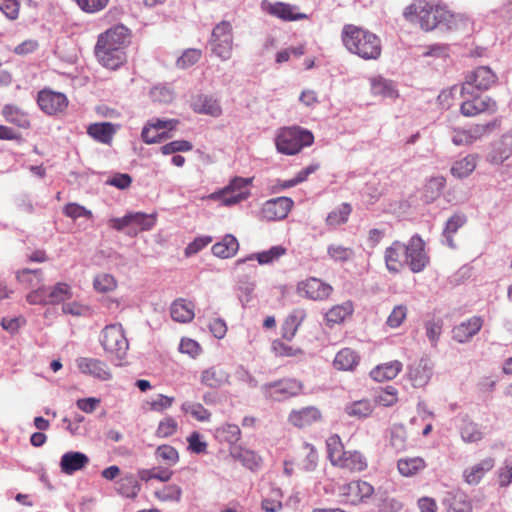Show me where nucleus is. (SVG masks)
Masks as SVG:
<instances>
[{"mask_svg": "<svg viewBox=\"0 0 512 512\" xmlns=\"http://www.w3.org/2000/svg\"><path fill=\"white\" fill-rule=\"evenodd\" d=\"M129 43L130 30L123 24H118L98 36L94 53L103 67L116 70L126 62L125 49Z\"/></svg>", "mask_w": 512, "mask_h": 512, "instance_id": "nucleus-1", "label": "nucleus"}, {"mask_svg": "<svg viewBox=\"0 0 512 512\" xmlns=\"http://www.w3.org/2000/svg\"><path fill=\"white\" fill-rule=\"evenodd\" d=\"M404 17L411 22H418L422 29L431 31L436 28L451 30L455 17L447 9L432 5L426 0H418L404 10Z\"/></svg>", "mask_w": 512, "mask_h": 512, "instance_id": "nucleus-2", "label": "nucleus"}, {"mask_svg": "<svg viewBox=\"0 0 512 512\" xmlns=\"http://www.w3.org/2000/svg\"><path fill=\"white\" fill-rule=\"evenodd\" d=\"M342 41L351 53L365 60L378 59L381 55V41L378 36L360 27L345 25Z\"/></svg>", "mask_w": 512, "mask_h": 512, "instance_id": "nucleus-3", "label": "nucleus"}, {"mask_svg": "<svg viewBox=\"0 0 512 512\" xmlns=\"http://www.w3.org/2000/svg\"><path fill=\"white\" fill-rule=\"evenodd\" d=\"M313 134L299 127H290L281 130L276 138V147L280 153L294 155L303 147L312 145Z\"/></svg>", "mask_w": 512, "mask_h": 512, "instance_id": "nucleus-4", "label": "nucleus"}, {"mask_svg": "<svg viewBox=\"0 0 512 512\" xmlns=\"http://www.w3.org/2000/svg\"><path fill=\"white\" fill-rule=\"evenodd\" d=\"M212 52L221 60H228L232 55L233 32L228 21H221L212 30L209 41Z\"/></svg>", "mask_w": 512, "mask_h": 512, "instance_id": "nucleus-5", "label": "nucleus"}, {"mask_svg": "<svg viewBox=\"0 0 512 512\" xmlns=\"http://www.w3.org/2000/svg\"><path fill=\"white\" fill-rule=\"evenodd\" d=\"M101 344L105 351L122 359L128 350V340L121 324L107 325L101 334Z\"/></svg>", "mask_w": 512, "mask_h": 512, "instance_id": "nucleus-6", "label": "nucleus"}, {"mask_svg": "<svg viewBox=\"0 0 512 512\" xmlns=\"http://www.w3.org/2000/svg\"><path fill=\"white\" fill-rule=\"evenodd\" d=\"M496 79V75L489 67L480 66L467 76L462 85L461 94L465 97L466 95H473L475 90H487L496 82Z\"/></svg>", "mask_w": 512, "mask_h": 512, "instance_id": "nucleus-7", "label": "nucleus"}, {"mask_svg": "<svg viewBox=\"0 0 512 512\" xmlns=\"http://www.w3.org/2000/svg\"><path fill=\"white\" fill-rule=\"evenodd\" d=\"M250 180L242 177L232 179L223 190L214 192L210 195L211 199L221 200L226 206H231L245 200L248 197V191L245 190Z\"/></svg>", "mask_w": 512, "mask_h": 512, "instance_id": "nucleus-8", "label": "nucleus"}, {"mask_svg": "<svg viewBox=\"0 0 512 512\" xmlns=\"http://www.w3.org/2000/svg\"><path fill=\"white\" fill-rule=\"evenodd\" d=\"M301 389V383L295 379H283L262 386L264 395L274 401H283L296 396Z\"/></svg>", "mask_w": 512, "mask_h": 512, "instance_id": "nucleus-9", "label": "nucleus"}, {"mask_svg": "<svg viewBox=\"0 0 512 512\" xmlns=\"http://www.w3.org/2000/svg\"><path fill=\"white\" fill-rule=\"evenodd\" d=\"M461 104L460 111L464 116L472 117L480 113H494L497 111V103L489 96L480 97L475 92L473 95H466Z\"/></svg>", "mask_w": 512, "mask_h": 512, "instance_id": "nucleus-10", "label": "nucleus"}, {"mask_svg": "<svg viewBox=\"0 0 512 512\" xmlns=\"http://www.w3.org/2000/svg\"><path fill=\"white\" fill-rule=\"evenodd\" d=\"M428 263V257L424 251V242L418 236H413L406 244V264L412 272H421Z\"/></svg>", "mask_w": 512, "mask_h": 512, "instance_id": "nucleus-11", "label": "nucleus"}, {"mask_svg": "<svg viewBox=\"0 0 512 512\" xmlns=\"http://www.w3.org/2000/svg\"><path fill=\"white\" fill-rule=\"evenodd\" d=\"M109 226L117 231H124L130 226L140 227L142 230H149L155 224L153 215H147L142 212L128 213L121 218H111Z\"/></svg>", "mask_w": 512, "mask_h": 512, "instance_id": "nucleus-12", "label": "nucleus"}, {"mask_svg": "<svg viewBox=\"0 0 512 512\" xmlns=\"http://www.w3.org/2000/svg\"><path fill=\"white\" fill-rule=\"evenodd\" d=\"M297 290L301 295H304L308 299L323 301L331 295L333 288L321 279L310 277L305 281L300 282L297 286Z\"/></svg>", "mask_w": 512, "mask_h": 512, "instance_id": "nucleus-13", "label": "nucleus"}, {"mask_svg": "<svg viewBox=\"0 0 512 512\" xmlns=\"http://www.w3.org/2000/svg\"><path fill=\"white\" fill-rule=\"evenodd\" d=\"M293 206L289 197H277L267 200L261 210L262 217L267 221L282 220L286 218Z\"/></svg>", "mask_w": 512, "mask_h": 512, "instance_id": "nucleus-14", "label": "nucleus"}, {"mask_svg": "<svg viewBox=\"0 0 512 512\" xmlns=\"http://www.w3.org/2000/svg\"><path fill=\"white\" fill-rule=\"evenodd\" d=\"M37 103L40 109L48 115L62 112L68 105L66 96L63 93L51 90H42L38 93Z\"/></svg>", "mask_w": 512, "mask_h": 512, "instance_id": "nucleus-15", "label": "nucleus"}, {"mask_svg": "<svg viewBox=\"0 0 512 512\" xmlns=\"http://www.w3.org/2000/svg\"><path fill=\"white\" fill-rule=\"evenodd\" d=\"M433 374V363L427 357H422L409 367L408 376L412 385L416 388L428 384Z\"/></svg>", "mask_w": 512, "mask_h": 512, "instance_id": "nucleus-16", "label": "nucleus"}, {"mask_svg": "<svg viewBox=\"0 0 512 512\" xmlns=\"http://www.w3.org/2000/svg\"><path fill=\"white\" fill-rule=\"evenodd\" d=\"M385 263L390 272L398 273L406 264V245L395 241L385 250Z\"/></svg>", "mask_w": 512, "mask_h": 512, "instance_id": "nucleus-17", "label": "nucleus"}, {"mask_svg": "<svg viewBox=\"0 0 512 512\" xmlns=\"http://www.w3.org/2000/svg\"><path fill=\"white\" fill-rule=\"evenodd\" d=\"M77 367L84 374H89L100 380H108L111 377L108 366L99 359L81 357L76 360Z\"/></svg>", "mask_w": 512, "mask_h": 512, "instance_id": "nucleus-18", "label": "nucleus"}, {"mask_svg": "<svg viewBox=\"0 0 512 512\" xmlns=\"http://www.w3.org/2000/svg\"><path fill=\"white\" fill-rule=\"evenodd\" d=\"M89 458L86 454L78 451L66 452L60 460L61 471L67 475H72L86 467Z\"/></svg>", "mask_w": 512, "mask_h": 512, "instance_id": "nucleus-19", "label": "nucleus"}, {"mask_svg": "<svg viewBox=\"0 0 512 512\" xmlns=\"http://www.w3.org/2000/svg\"><path fill=\"white\" fill-rule=\"evenodd\" d=\"M481 327V318L474 316L453 328V339L459 343L468 342L480 331Z\"/></svg>", "mask_w": 512, "mask_h": 512, "instance_id": "nucleus-20", "label": "nucleus"}, {"mask_svg": "<svg viewBox=\"0 0 512 512\" xmlns=\"http://www.w3.org/2000/svg\"><path fill=\"white\" fill-rule=\"evenodd\" d=\"M321 413L314 406H308L299 410H293L289 414V422L298 428H303L320 420Z\"/></svg>", "mask_w": 512, "mask_h": 512, "instance_id": "nucleus-21", "label": "nucleus"}, {"mask_svg": "<svg viewBox=\"0 0 512 512\" xmlns=\"http://www.w3.org/2000/svg\"><path fill=\"white\" fill-rule=\"evenodd\" d=\"M192 108L196 113L219 117L222 109L219 102L209 95H198L192 102Z\"/></svg>", "mask_w": 512, "mask_h": 512, "instance_id": "nucleus-22", "label": "nucleus"}, {"mask_svg": "<svg viewBox=\"0 0 512 512\" xmlns=\"http://www.w3.org/2000/svg\"><path fill=\"white\" fill-rule=\"evenodd\" d=\"M494 467L493 458H485L479 463L468 467L463 472V477L469 485H477L484 475Z\"/></svg>", "mask_w": 512, "mask_h": 512, "instance_id": "nucleus-23", "label": "nucleus"}, {"mask_svg": "<svg viewBox=\"0 0 512 512\" xmlns=\"http://www.w3.org/2000/svg\"><path fill=\"white\" fill-rule=\"evenodd\" d=\"M343 491L346 495L353 497V503L363 502L367 498L371 497L374 492V488L371 484L366 481L356 480L351 481L343 487Z\"/></svg>", "mask_w": 512, "mask_h": 512, "instance_id": "nucleus-24", "label": "nucleus"}, {"mask_svg": "<svg viewBox=\"0 0 512 512\" xmlns=\"http://www.w3.org/2000/svg\"><path fill=\"white\" fill-rule=\"evenodd\" d=\"M200 381L209 388H219L229 381V374L220 367L212 366L201 373Z\"/></svg>", "mask_w": 512, "mask_h": 512, "instance_id": "nucleus-25", "label": "nucleus"}, {"mask_svg": "<svg viewBox=\"0 0 512 512\" xmlns=\"http://www.w3.org/2000/svg\"><path fill=\"white\" fill-rule=\"evenodd\" d=\"M239 249V243L235 236L226 234L220 242L212 246L214 256L227 259L233 257Z\"/></svg>", "mask_w": 512, "mask_h": 512, "instance_id": "nucleus-26", "label": "nucleus"}, {"mask_svg": "<svg viewBox=\"0 0 512 512\" xmlns=\"http://www.w3.org/2000/svg\"><path fill=\"white\" fill-rule=\"evenodd\" d=\"M295 9L296 7L290 4L276 2L273 4H269L267 11L269 14L278 17L284 21H296L307 18V15L304 13H296L294 11Z\"/></svg>", "mask_w": 512, "mask_h": 512, "instance_id": "nucleus-27", "label": "nucleus"}, {"mask_svg": "<svg viewBox=\"0 0 512 512\" xmlns=\"http://www.w3.org/2000/svg\"><path fill=\"white\" fill-rule=\"evenodd\" d=\"M115 132L114 125L109 122L94 123L87 129L89 136L103 144H110Z\"/></svg>", "mask_w": 512, "mask_h": 512, "instance_id": "nucleus-28", "label": "nucleus"}, {"mask_svg": "<svg viewBox=\"0 0 512 512\" xmlns=\"http://www.w3.org/2000/svg\"><path fill=\"white\" fill-rule=\"evenodd\" d=\"M467 221V218L464 214L457 213L451 216L445 225L443 230V242L452 249H455L457 246L453 240V235L461 228Z\"/></svg>", "mask_w": 512, "mask_h": 512, "instance_id": "nucleus-29", "label": "nucleus"}, {"mask_svg": "<svg viewBox=\"0 0 512 512\" xmlns=\"http://www.w3.org/2000/svg\"><path fill=\"white\" fill-rule=\"evenodd\" d=\"M230 454L250 470H256L260 467L261 458L252 450L234 446L231 448Z\"/></svg>", "mask_w": 512, "mask_h": 512, "instance_id": "nucleus-30", "label": "nucleus"}, {"mask_svg": "<svg viewBox=\"0 0 512 512\" xmlns=\"http://www.w3.org/2000/svg\"><path fill=\"white\" fill-rule=\"evenodd\" d=\"M401 369L402 364L399 361L395 360L377 366L371 371L370 375L374 380L382 382L385 380L394 379L399 374Z\"/></svg>", "mask_w": 512, "mask_h": 512, "instance_id": "nucleus-31", "label": "nucleus"}, {"mask_svg": "<svg viewBox=\"0 0 512 512\" xmlns=\"http://www.w3.org/2000/svg\"><path fill=\"white\" fill-rule=\"evenodd\" d=\"M173 320L181 323L190 322L194 318L192 303H186L184 299L175 300L170 309Z\"/></svg>", "mask_w": 512, "mask_h": 512, "instance_id": "nucleus-32", "label": "nucleus"}, {"mask_svg": "<svg viewBox=\"0 0 512 512\" xmlns=\"http://www.w3.org/2000/svg\"><path fill=\"white\" fill-rule=\"evenodd\" d=\"M426 463L421 457L401 458L397 461L399 473L404 477H412L425 469Z\"/></svg>", "mask_w": 512, "mask_h": 512, "instance_id": "nucleus-33", "label": "nucleus"}, {"mask_svg": "<svg viewBox=\"0 0 512 512\" xmlns=\"http://www.w3.org/2000/svg\"><path fill=\"white\" fill-rule=\"evenodd\" d=\"M359 363V356L350 348L340 350L334 359V367L338 370H353Z\"/></svg>", "mask_w": 512, "mask_h": 512, "instance_id": "nucleus-34", "label": "nucleus"}, {"mask_svg": "<svg viewBox=\"0 0 512 512\" xmlns=\"http://www.w3.org/2000/svg\"><path fill=\"white\" fill-rule=\"evenodd\" d=\"M2 115L6 121L20 128L27 129L30 127L27 114L15 105H5L2 110Z\"/></svg>", "mask_w": 512, "mask_h": 512, "instance_id": "nucleus-35", "label": "nucleus"}, {"mask_svg": "<svg viewBox=\"0 0 512 512\" xmlns=\"http://www.w3.org/2000/svg\"><path fill=\"white\" fill-rule=\"evenodd\" d=\"M285 253H286V248H284L283 246H280V245L273 246L267 251L259 252L257 254H253V255L249 256L248 258L237 260L236 265H240V264L246 262L247 260H253L254 257H256L257 261L261 265L269 264V263H272L273 261L277 260L281 256H283Z\"/></svg>", "mask_w": 512, "mask_h": 512, "instance_id": "nucleus-36", "label": "nucleus"}, {"mask_svg": "<svg viewBox=\"0 0 512 512\" xmlns=\"http://www.w3.org/2000/svg\"><path fill=\"white\" fill-rule=\"evenodd\" d=\"M448 512H471L472 506L467 496L460 491L449 493L445 498Z\"/></svg>", "mask_w": 512, "mask_h": 512, "instance_id": "nucleus-37", "label": "nucleus"}, {"mask_svg": "<svg viewBox=\"0 0 512 512\" xmlns=\"http://www.w3.org/2000/svg\"><path fill=\"white\" fill-rule=\"evenodd\" d=\"M476 164V156L467 155L453 163L451 167V174L459 179L466 178L475 170Z\"/></svg>", "mask_w": 512, "mask_h": 512, "instance_id": "nucleus-38", "label": "nucleus"}, {"mask_svg": "<svg viewBox=\"0 0 512 512\" xmlns=\"http://www.w3.org/2000/svg\"><path fill=\"white\" fill-rule=\"evenodd\" d=\"M337 466L350 471H362L367 467L363 455L358 451H346Z\"/></svg>", "mask_w": 512, "mask_h": 512, "instance_id": "nucleus-39", "label": "nucleus"}, {"mask_svg": "<svg viewBox=\"0 0 512 512\" xmlns=\"http://www.w3.org/2000/svg\"><path fill=\"white\" fill-rule=\"evenodd\" d=\"M374 409V404L367 400L362 399L355 401L345 407V412L352 417L365 418L369 416Z\"/></svg>", "mask_w": 512, "mask_h": 512, "instance_id": "nucleus-40", "label": "nucleus"}, {"mask_svg": "<svg viewBox=\"0 0 512 512\" xmlns=\"http://www.w3.org/2000/svg\"><path fill=\"white\" fill-rule=\"evenodd\" d=\"M445 186L443 177L431 178L424 187L423 198L426 203H430L437 199Z\"/></svg>", "mask_w": 512, "mask_h": 512, "instance_id": "nucleus-41", "label": "nucleus"}, {"mask_svg": "<svg viewBox=\"0 0 512 512\" xmlns=\"http://www.w3.org/2000/svg\"><path fill=\"white\" fill-rule=\"evenodd\" d=\"M371 90L375 95L390 98L397 96L393 82L382 77L373 78L371 80Z\"/></svg>", "mask_w": 512, "mask_h": 512, "instance_id": "nucleus-42", "label": "nucleus"}, {"mask_svg": "<svg viewBox=\"0 0 512 512\" xmlns=\"http://www.w3.org/2000/svg\"><path fill=\"white\" fill-rule=\"evenodd\" d=\"M351 212V205L349 203H342L338 208L328 214L326 223L329 226H338L344 224L347 222Z\"/></svg>", "mask_w": 512, "mask_h": 512, "instance_id": "nucleus-43", "label": "nucleus"}, {"mask_svg": "<svg viewBox=\"0 0 512 512\" xmlns=\"http://www.w3.org/2000/svg\"><path fill=\"white\" fill-rule=\"evenodd\" d=\"M327 452L328 457L333 465H338L345 452L343 449V445L341 443V439L338 435L330 436L327 441Z\"/></svg>", "mask_w": 512, "mask_h": 512, "instance_id": "nucleus-44", "label": "nucleus"}, {"mask_svg": "<svg viewBox=\"0 0 512 512\" xmlns=\"http://www.w3.org/2000/svg\"><path fill=\"white\" fill-rule=\"evenodd\" d=\"M49 304H58L72 297L71 288L66 283H57L47 292Z\"/></svg>", "mask_w": 512, "mask_h": 512, "instance_id": "nucleus-45", "label": "nucleus"}, {"mask_svg": "<svg viewBox=\"0 0 512 512\" xmlns=\"http://www.w3.org/2000/svg\"><path fill=\"white\" fill-rule=\"evenodd\" d=\"M407 432L403 425H393L390 430V445L397 452L404 451L406 449Z\"/></svg>", "mask_w": 512, "mask_h": 512, "instance_id": "nucleus-46", "label": "nucleus"}, {"mask_svg": "<svg viewBox=\"0 0 512 512\" xmlns=\"http://www.w3.org/2000/svg\"><path fill=\"white\" fill-rule=\"evenodd\" d=\"M352 311L353 307L350 302H346L341 305H336L326 313V320L327 322L333 324L340 323L347 316L351 315Z\"/></svg>", "mask_w": 512, "mask_h": 512, "instance_id": "nucleus-47", "label": "nucleus"}, {"mask_svg": "<svg viewBox=\"0 0 512 512\" xmlns=\"http://www.w3.org/2000/svg\"><path fill=\"white\" fill-rule=\"evenodd\" d=\"M241 436L240 428L235 424H225L216 429V437L220 441L235 444Z\"/></svg>", "mask_w": 512, "mask_h": 512, "instance_id": "nucleus-48", "label": "nucleus"}, {"mask_svg": "<svg viewBox=\"0 0 512 512\" xmlns=\"http://www.w3.org/2000/svg\"><path fill=\"white\" fill-rule=\"evenodd\" d=\"M181 409L186 414H190L193 418L201 422L209 421L211 416V413L200 403L187 401L182 404Z\"/></svg>", "mask_w": 512, "mask_h": 512, "instance_id": "nucleus-49", "label": "nucleus"}, {"mask_svg": "<svg viewBox=\"0 0 512 512\" xmlns=\"http://www.w3.org/2000/svg\"><path fill=\"white\" fill-rule=\"evenodd\" d=\"M118 490L122 495L133 498L140 491V485L133 475H129L121 479Z\"/></svg>", "mask_w": 512, "mask_h": 512, "instance_id": "nucleus-50", "label": "nucleus"}, {"mask_svg": "<svg viewBox=\"0 0 512 512\" xmlns=\"http://www.w3.org/2000/svg\"><path fill=\"white\" fill-rule=\"evenodd\" d=\"M327 253L333 260L338 262H346L352 259L354 256V251L352 248L336 244L329 245Z\"/></svg>", "mask_w": 512, "mask_h": 512, "instance_id": "nucleus-51", "label": "nucleus"}, {"mask_svg": "<svg viewBox=\"0 0 512 512\" xmlns=\"http://www.w3.org/2000/svg\"><path fill=\"white\" fill-rule=\"evenodd\" d=\"M93 286L96 291L106 293L116 288V281L110 274H99L94 278Z\"/></svg>", "mask_w": 512, "mask_h": 512, "instance_id": "nucleus-52", "label": "nucleus"}, {"mask_svg": "<svg viewBox=\"0 0 512 512\" xmlns=\"http://www.w3.org/2000/svg\"><path fill=\"white\" fill-rule=\"evenodd\" d=\"M156 457L166 462L169 466L179 461L178 451L170 445H161L155 451Z\"/></svg>", "mask_w": 512, "mask_h": 512, "instance_id": "nucleus-53", "label": "nucleus"}, {"mask_svg": "<svg viewBox=\"0 0 512 512\" xmlns=\"http://www.w3.org/2000/svg\"><path fill=\"white\" fill-rule=\"evenodd\" d=\"M193 149L191 142L187 140H175L171 141L160 148L163 155H170L177 152H188Z\"/></svg>", "mask_w": 512, "mask_h": 512, "instance_id": "nucleus-54", "label": "nucleus"}, {"mask_svg": "<svg viewBox=\"0 0 512 512\" xmlns=\"http://www.w3.org/2000/svg\"><path fill=\"white\" fill-rule=\"evenodd\" d=\"M461 437L463 441L473 443L482 439V432L479 430L477 424L465 422L461 427Z\"/></svg>", "mask_w": 512, "mask_h": 512, "instance_id": "nucleus-55", "label": "nucleus"}, {"mask_svg": "<svg viewBox=\"0 0 512 512\" xmlns=\"http://www.w3.org/2000/svg\"><path fill=\"white\" fill-rule=\"evenodd\" d=\"M182 490L178 485H167L155 492L156 497L161 501H179Z\"/></svg>", "mask_w": 512, "mask_h": 512, "instance_id": "nucleus-56", "label": "nucleus"}, {"mask_svg": "<svg viewBox=\"0 0 512 512\" xmlns=\"http://www.w3.org/2000/svg\"><path fill=\"white\" fill-rule=\"evenodd\" d=\"M141 137L146 144H154L160 143L162 140L168 139L171 136L166 131L158 132L146 125L141 132Z\"/></svg>", "mask_w": 512, "mask_h": 512, "instance_id": "nucleus-57", "label": "nucleus"}, {"mask_svg": "<svg viewBox=\"0 0 512 512\" xmlns=\"http://www.w3.org/2000/svg\"><path fill=\"white\" fill-rule=\"evenodd\" d=\"M178 428L176 420L172 417H165L159 422L156 435L160 438H166L173 435Z\"/></svg>", "mask_w": 512, "mask_h": 512, "instance_id": "nucleus-58", "label": "nucleus"}, {"mask_svg": "<svg viewBox=\"0 0 512 512\" xmlns=\"http://www.w3.org/2000/svg\"><path fill=\"white\" fill-rule=\"evenodd\" d=\"M407 316V308L404 305H397L387 318L386 324L390 328H398Z\"/></svg>", "mask_w": 512, "mask_h": 512, "instance_id": "nucleus-59", "label": "nucleus"}, {"mask_svg": "<svg viewBox=\"0 0 512 512\" xmlns=\"http://www.w3.org/2000/svg\"><path fill=\"white\" fill-rule=\"evenodd\" d=\"M201 57V51L198 49H187L184 53L177 59V66L179 68L185 69L196 62L199 61Z\"/></svg>", "mask_w": 512, "mask_h": 512, "instance_id": "nucleus-60", "label": "nucleus"}, {"mask_svg": "<svg viewBox=\"0 0 512 512\" xmlns=\"http://www.w3.org/2000/svg\"><path fill=\"white\" fill-rule=\"evenodd\" d=\"M81 10L87 13H97L103 10L109 0H74Z\"/></svg>", "mask_w": 512, "mask_h": 512, "instance_id": "nucleus-61", "label": "nucleus"}, {"mask_svg": "<svg viewBox=\"0 0 512 512\" xmlns=\"http://www.w3.org/2000/svg\"><path fill=\"white\" fill-rule=\"evenodd\" d=\"M63 213L72 219H77L80 217L91 218L92 212L87 210L84 206H81L77 203H69L64 207Z\"/></svg>", "mask_w": 512, "mask_h": 512, "instance_id": "nucleus-62", "label": "nucleus"}, {"mask_svg": "<svg viewBox=\"0 0 512 512\" xmlns=\"http://www.w3.org/2000/svg\"><path fill=\"white\" fill-rule=\"evenodd\" d=\"M426 336L430 343L435 346L442 332L441 321L429 320L425 322Z\"/></svg>", "mask_w": 512, "mask_h": 512, "instance_id": "nucleus-63", "label": "nucleus"}, {"mask_svg": "<svg viewBox=\"0 0 512 512\" xmlns=\"http://www.w3.org/2000/svg\"><path fill=\"white\" fill-rule=\"evenodd\" d=\"M380 512H400L403 508L402 502L393 497H384L378 505Z\"/></svg>", "mask_w": 512, "mask_h": 512, "instance_id": "nucleus-64", "label": "nucleus"}]
</instances>
